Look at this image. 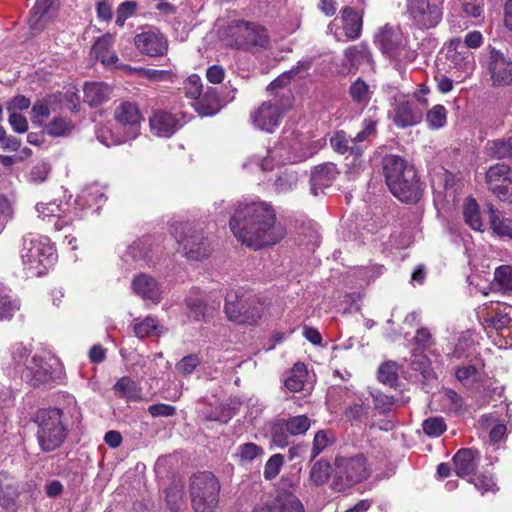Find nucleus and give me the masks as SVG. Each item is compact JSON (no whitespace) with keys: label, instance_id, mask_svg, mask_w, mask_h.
<instances>
[{"label":"nucleus","instance_id":"nucleus-1","mask_svg":"<svg viewBox=\"0 0 512 512\" xmlns=\"http://www.w3.org/2000/svg\"><path fill=\"white\" fill-rule=\"evenodd\" d=\"M229 226L238 241L253 249L275 245L286 235L273 206L262 201L239 204Z\"/></svg>","mask_w":512,"mask_h":512},{"label":"nucleus","instance_id":"nucleus-2","mask_svg":"<svg viewBox=\"0 0 512 512\" xmlns=\"http://www.w3.org/2000/svg\"><path fill=\"white\" fill-rule=\"evenodd\" d=\"M64 408L40 409L35 416L37 441L42 451L51 452L66 440L70 427L82 420L81 410L72 396H66Z\"/></svg>","mask_w":512,"mask_h":512},{"label":"nucleus","instance_id":"nucleus-3","mask_svg":"<svg viewBox=\"0 0 512 512\" xmlns=\"http://www.w3.org/2000/svg\"><path fill=\"white\" fill-rule=\"evenodd\" d=\"M385 181L391 193L402 202L416 203L423 192L422 184L413 165L396 155L383 160Z\"/></svg>","mask_w":512,"mask_h":512},{"label":"nucleus","instance_id":"nucleus-4","mask_svg":"<svg viewBox=\"0 0 512 512\" xmlns=\"http://www.w3.org/2000/svg\"><path fill=\"white\" fill-rule=\"evenodd\" d=\"M56 258L55 248L47 237L32 233L23 237L21 260L28 277L44 275Z\"/></svg>","mask_w":512,"mask_h":512},{"label":"nucleus","instance_id":"nucleus-5","mask_svg":"<svg viewBox=\"0 0 512 512\" xmlns=\"http://www.w3.org/2000/svg\"><path fill=\"white\" fill-rule=\"evenodd\" d=\"M222 41L229 47L248 49L252 46L265 47L268 44L266 29L244 19H233L221 32Z\"/></svg>","mask_w":512,"mask_h":512},{"label":"nucleus","instance_id":"nucleus-6","mask_svg":"<svg viewBox=\"0 0 512 512\" xmlns=\"http://www.w3.org/2000/svg\"><path fill=\"white\" fill-rule=\"evenodd\" d=\"M227 317L240 324L255 325L263 316L264 304L254 295L239 289L229 292L225 299Z\"/></svg>","mask_w":512,"mask_h":512},{"label":"nucleus","instance_id":"nucleus-7","mask_svg":"<svg viewBox=\"0 0 512 512\" xmlns=\"http://www.w3.org/2000/svg\"><path fill=\"white\" fill-rule=\"evenodd\" d=\"M172 234L179 244V249L188 259L202 260L212 251L211 243L204 231L192 223H175Z\"/></svg>","mask_w":512,"mask_h":512},{"label":"nucleus","instance_id":"nucleus-8","mask_svg":"<svg viewBox=\"0 0 512 512\" xmlns=\"http://www.w3.org/2000/svg\"><path fill=\"white\" fill-rule=\"evenodd\" d=\"M375 42L383 54L399 63L412 62L416 50L409 46L408 36L397 26L385 25L375 35Z\"/></svg>","mask_w":512,"mask_h":512},{"label":"nucleus","instance_id":"nucleus-9","mask_svg":"<svg viewBox=\"0 0 512 512\" xmlns=\"http://www.w3.org/2000/svg\"><path fill=\"white\" fill-rule=\"evenodd\" d=\"M220 484L211 472L194 475L190 484V496L195 512H215Z\"/></svg>","mask_w":512,"mask_h":512},{"label":"nucleus","instance_id":"nucleus-10","mask_svg":"<svg viewBox=\"0 0 512 512\" xmlns=\"http://www.w3.org/2000/svg\"><path fill=\"white\" fill-rule=\"evenodd\" d=\"M288 100L284 94H274L269 100L262 102L251 112L253 125L261 131L274 132L289 107Z\"/></svg>","mask_w":512,"mask_h":512},{"label":"nucleus","instance_id":"nucleus-11","mask_svg":"<svg viewBox=\"0 0 512 512\" xmlns=\"http://www.w3.org/2000/svg\"><path fill=\"white\" fill-rule=\"evenodd\" d=\"M444 0H407L406 13L418 29H431L442 20Z\"/></svg>","mask_w":512,"mask_h":512},{"label":"nucleus","instance_id":"nucleus-12","mask_svg":"<svg viewBox=\"0 0 512 512\" xmlns=\"http://www.w3.org/2000/svg\"><path fill=\"white\" fill-rule=\"evenodd\" d=\"M371 474L367 458L363 454L350 457H337L335 460V475L340 481V489L352 486L366 480Z\"/></svg>","mask_w":512,"mask_h":512},{"label":"nucleus","instance_id":"nucleus-13","mask_svg":"<svg viewBox=\"0 0 512 512\" xmlns=\"http://www.w3.org/2000/svg\"><path fill=\"white\" fill-rule=\"evenodd\" d=\"M114 119L123 129L127 130V133L125 136L112 139L110 142L103 140L102 134L98 135V139L105 145H118L137 137L140 132L142 115L136 103L121 102L114 110Z\"/></svg>","mask_w":512,"mask_h":512},{"label":"nucleus","instance_id":"nucleus-14","mask_svg":"<svg viewBox=\"0 0 512 512\" xmlns=\"http://www.w3.org/2000/svg\"><path fill=\"white\" fill-rule=\"evenodd\" d=\"M389 117L399 128L415 126L422 121L421 108L411 101L409 95L397 92L391 101Z\"/></svg>","mask_w":512,"mask_h":512},{"label":"nucleus","instance_id":"nucleus-15","mask_svg":"<svg viewBox=\"0 0 512 512\" xmlns=\"http://www.w3.org/2000/svg\"><path fill=\"white\" fill-rule=\"evenodd\" d=\"M489 190L501 201H512V171L503 163L491 166L486 172Z\"/></svg>","mask_w":512,"mask_h":512},{"label":"nucleus","instance_id":"nucleus-16","mask_svg":"<svg viewBox=\"0 0 512 512\" xmlns=\"http://www.w3.org/2000/svg\"><path fill=\"white\" fill-rule=\"evenodd\" d=\"M376 123L371 119H366L363 122L362 131L358 132L355 137L348 136L344 131H338L330 139L333 149L341 154L350 152L356 156L362 154L363 149L357 143L364 141L369 135L374 133Z\"/></svg>","mask_w":512,"mask_h":512},{"label":"nucleus","instance_id":"nucleus-17","mask_svg":"<svg viewBox=\"0 0 512 512\" xmlns=\"http://www.w3.org/2000/svg\"><path fill=\"white\" fill-rule=\"evenodd\" d=\"M134 42L141 53L151 57L162 56L168 49L166 37L159 30L153 28L137 34Z\"/></svg>","mask_w":512,"mask_h":512},{"label":"nucleus","instance_id":"nucleus-18","mask_svg":"<svg viewBox=\"0 0 512 512\" xmlns=\"http://www.w3.org/2000/svg\"><path fill=\"white\" fill-rule=\"evenodd\" d=\"M488 70L494 86L512 84V60L498 50L490 51Z\"/></svg>","mask_w":512,"mask_h":512},{"label":"nucleus","instance_id":"nucleus-19","mask_svg":"<svg viewBox=\"0 0 512 512\" xmlns=\"http://www.w3.org/2000/svg\"><path fill=\"white\" fill-rule=\"evenodd\" d=\"M358 3V10L347 6L341 11L345 35L351 40L358 39L361 35L364 8L367 5L366 0H358Z\"/></svg>","mask_w":512,"mask_h":512},{"label":"nucleus","instance_id":"nucleus-20","mask_svg":"<svg viewBox=\"0 0 512 512\" xmlns=\"http://www.w3.org/2000/svg\"><path fill=\"white\" fill-rule=\"evenodd\" d=\"M448 52L450 53V60L456 69L465 75L472 73L475 68L474 55L462 45L460 38L450 41Z\"/></svg>","mask_w":512,"mask_h":512},{"label":"nucleus","instance_id":"nucleus-21","mask_svg":"<svg viewBox=\"0 0 512 512\" xmlns=\"http://www.w3.org/2000/svg\"><path fill=\"white\" fill-rule=\"evenodd\" d=\"M133 291L144 300L154 304L161 301L162 290L157 281L150 275L139 274L132 280Z\"/></svg>","mask_w":512,"mask_h":512},{"label":"nucleus","instance_id":"nucleus-22","mask_svg":"<svg viewBox=\"0 0 512 512\" xmlns=\"http://www.w3.org/2000/svg\"><path fill=\"white\" fill-rule=\"evenodd\" d=\"M57 8V0H37L29 18L30 28L36 32L42 30L45 23L55 16Z\"/></svg>","mask_w":512,"mask_h":512},{"label":"nucleus","instance_id":"nucleus-23","mask_svg":"<svg viewBox=\"0 0 512 512\" xmlns=\"http://www.w3.org/2000/svg\"><path fill=\"white\" fill-rule=\"evenodd\" d=\"M292 160H295V157L291 156L290 151L285 147L283 141L269 150L266 157L261 158L254 156L251 159L262 171H271L276 164H284L286 162H292Z\"/></svg>","mask_w":512,"mask_h":512},{"label":"nucleus","instance_id":"nucleus-24","mask_svg":"<svg viewBox=\"0 0 512 512\" xmlns=\"http://www.w3.org/2000/svg\"><path fill=\"white\" fill-rule=\"evenodd\" d=\"M23 378L37 386L49 382L53 378L51 365L45 362L42 358L34 356L30 363L26 365L22 373Z\"/></svg>","mask_w":512,"mask_h":512},{"label":"nucleus","instance_id":"nucleus-25","mask_svg":"<svg viewBox=\"0 0 512 512\" xmlns=\"http://www.w3.org/2000/svg\"><path fill=\"white\" fill-rule=\"evenodd\" d=\"M149 123L152 133L159 137H170L180 127L176 116L165 111L155 112Z\"/></svg>","mask_w":512,"mask_h":512},{"label":"nucleus","instance_id":"nucleus-26","mask_svg":"<svg viewBox=\"0 0 512 512\" xmlns=\"http://www.w3.org/2000/svg\"><path fill=\"white\" fill-rule=\"evenodd\" d=\"M113 44L114 37L111 34H105L98 38L92 46L91 53L106 67H113L118 62V56L112 50Z\"/></svg>","mask_w":512,"mask_h":512},{"label":"nucleus","instance_id":"nucleus-27","mask_svg":"<svg viewBox=\"0 0 512 512\" xmlns=\"http://www.w3.org/2000/svg\"><path fill=\"white\" fill-rule=\"evenodd\" d=\"M252 512H304V507L295 495L284 493L271 504L255 508Z\"/></svg>","mask_w":512,"mask_h":512},{"label":"nucleus","instance_id":"nucleus-28","mask_svg":"<svg viewBox=\"0 0 512 512\" xmlns=\"http://www.w3.org/2000/svg\"><path fill=\"white\" fill-rule=\"evenodd\" d=\"M338 174L337 168L333 163H325L316 166L311 173V189L314 195L318 190L330 187Z\"/></svg>","mask_w":512,"mask_h":512},{"label":"nucleus","instance_id":"nucleus-29","mask_svg":"<svg viewBox=\"0 0 512 512\" xmlns=\"http://www.w3.org/2000/svg\"><path fill=\"white\" fill-rule=\"evenodd\" d=\"M455 472L459 477L471 475L477 468L479 453L471 448L460 449L453 458Z\"/></svg>","mask_w":512,"mask_h":512},{"label":"nucleus","instance_id":"nucleus-30","mask_svg":"<svg viewBox=\"0 0 512 512\" xmlns=\"http://www.w3.org/2000/svg\"><path fill=\"white\" fill-rule=\"evenodd\" d=\"M19 490L14 478L6 472H0V506L6 509H13Z\"/></svg>","mask_w":512,"mask_h":512},{"label":"nucleus","instance_id":"nucleus-31","mask_svg":"<svg viewBox=\"0 0 512 512\" xmlns=\"http://www.w3.org/2000/svg\"><path fill=\"white\" fill-rule=\"evenodd\" d=\"M111 96V88L105 83H86L84 86V102L91 107H97L108 101Z\"/></svg>","mask_w":512,"mask_h":512},{"label":"nucleus","instance_id":"nucleus-32","mask_svg":"<svg viewBox=\"0 0 512 512\" xmlns=\"http://www.w3.org/2000/svg\"><path fill=\"white\" fill-rule=\"evenodd\" d=\"M36 211L38 213V217L42 220L57 218V221L54 224L55 230H61L64 225L68 223L67 221L62 220L65 217L66 208H64L62 204H59L55 201L48 203H38L36 205Z\"/></svg>","mask_w":512,"mask_h":512},{"label":"nucleus","instance_id":"nucleus-33","mask_svg":"<svg viewBox=\"0 0 512 512\" xmlns=\"http://www.w3.org/2000/svg\"><path fill=\"white\" fill-rule=\"evenodd\" d=\"M491 229L500 237L512 240V219L505 218L492 205L488 206Z\"/></svg>","mask_w":512,"mask_h":512},{"label":"nucleus","instance_id":"nucleus-34","mask_svg":"<svg viewBox=\"0 0 512 512\" xmlns=\"http://www.w3.org/2000/svg\"><path fill=\"white\" fill-rule=\"evenodd\" d=\"M164 332V327L159 325L157 320L152 316H148L142 321H136L134 324V333L141 339L154 335L158 336Z\"/></svg>","mask_w":512,"mask_h":512},{"label":"nucleus","instance_id":"nucleus-35","mask_svg":"<svg viewBox=\"0 0 512 512\" xmlns=\"http://www.w3.org/2000/svg\"><path fill=\"white\" fill-rule=\"evenodd\" d=\"M344 55L350 67L353 68H356L361 63L370 62L371 60V53L368 47L362 43L348 47Z\"/></svg>","mask_w":512,"mask_h":512},{"label":"nucleus","instance_id":"nucleus-36","mask_svg":"<svg viewBox=\"0 0 512 512\" xmlns=\"http://www.w3.org/2000/svg\"><path fill=\"white\" fill-rule=\"evenodd\" d=\"M463 216L465 219V222L476 231H481V228L483 226L480 212H479V206L475 199L473 198H467L464 207H463Z\"/></svg>","mask_w":512,"mask_h":512},{"label":"nucleus","instance_id":"nucleus-37","mask_svg":"<svg viewBox=\"0 0 512 512\" xmlns=\"http://www.w3.org/2000/svg\"><path fill=\"white\" fill-rule=\"evenodd\" d=\"M349 93L353 101L361 106H366L373 94L369 85L361 78H358L351 84Z\"/></svg>","mask_w":512,"mask_h":512},{"label":"nucleus","instance_id":"nucleus-38","mask_svg":"<svg viewBox=\"0 0 512 512\" xmlns=\"http://www.w3.org/2000/svg\"><path fill=\"white\" fill-rule=\"evenodd\" d=\"M114 389L121 397L137 401L141 399V389L128 377L120 378L114 385Z\"/></svg>","mask_w":512,"mask_h":512},{"label":"nucleus","instance_id":"nucleus-39","mask_svg":"<svg viewBox=\"0 0 512 512\" xmlns=\"http://www.w3.org/2000/svg\"><path fill=\"white\" fill-rule=\"evenodd\" d=\"M306 377L307 370L304 364L296 363L291 370V375L285 380V387L292 392H298L303 389Z\"/></svg>","mask_w":512,"mask_h":512},{"label":"nucleus","instance_id":"nucleus-40","mask_svg":"<svg viewBox=\"0 0 512 512\" xmlns=\"http://www.w3.org/2000/svg\"><path fill=\"white\" fill-rule=\"evenodd\" d=\"M486 149L495 158H510L512 157V136L507 139L489 141Z\"/></svg>","mask_w":512,"mask_h":512},{"label":"nucleus","instance_id":"nucleus-41","mask_svg":"<svg viewBox=\"0 0 512 512\" xmlns=\"http://www.w3.org/2000/svg\"><path fill=\"white\" fill-rule=\"evenodd\" d=\"M285 422L291 436L305 434L311 427L312 423H314V421L307 415L292 416L286 419Z\"/></svg>","mask_w":512,"mask_h":512},{"label":"nucleus","instance_id":"nucleus-42","mask_svg":"<svg viewBox=\"0 0 512 512\" xmlns=\"http://www.w3.org/2000/svg\"><path fill=\"white\" fill-rule=\"evenodd\" d=\"M263 455V448L252 442L239 445L236 453L239 461L243 464L250 463Z\"/></svg>","mask_w":512,"mask_h":512},{"label":"nucleus","instance_id":"nucleus-43","mask_svg":"<svg viewBox=\"0 0 512 512\" xmlns=\"http://www.w3.org/2000/svg\"><path fill=\"white\" fill-rule=\"evenodd\" d=\"M334 441V434L328 430H319L313 439L311 458H316L326 447Z\"/></svg>","mask_w":512,"mask_h":512},{"label":"nucleus","instance_id":"nucleus-44","mask_svg":"<svg viewBox=\"0 0 512 512\" xmlns=\"http://www.w3.org/2000/svg\"><path fill=\"white\" fill-rule=\"evenodd\" d=\"M81 199H83L89 206L97 205L100 206L102 203L106 201V196L103 191V188L97 184H93L85 188L81 195Z\"/></svg>","mask_w":512,"mask_h":512},{"label":"nucleus","instance_id":"nucleus-45","mask_svg":"<svg viewBox=\"0 0 512 512\" xmlns=\"http://www.w3.org/2000/svg\"><path fill=\"white\" fill-rule=\"evenodd\" d=\"M289 436L285 420L277 421L271 428V439L277 447L283 448L289 444Z\"/></svg>","mask_w":512,"mask_h":512},{"label":"nucleus","instance_id":"nucleus-46","mask_svg":"<svg viewBox=\"0 0 512 512\" xmlns=\"http://www.w3.org/2000/svg\"><path fill=\"white\" fill-rule=\"evenodd\" d=\"M447 120V112L444 106L435 105L426 114V121L431 129L444 127Z\"/></svg>","mask_w":512,"mask_h":512},{"label":"nucleus","instance_id":"nucleus-47","mask_svg":"<svg viewBox=\"0 0 512 512\" xmlns=\"http://www.w3.org/2000/svg\"><path fill=\"white\" fill-rule=\"evenodd\" d=\"M494 281L503 291H512V266L501 265L495 269Z\"/></svg>","mask_w":512,"mask_h":512},{"label":"nucleus","instance_id":"nucleus-48","mask_svg":"<svg viewBox=\"0 0 512 512\" xmlns=\"http://www.w3.org/2000/svg\"><path fill=\"white\" fill-rule=\"evenodd\" d=\"M398 378V367L393 361L383 363L378 369V379L384 384L394 386Z\"/></svg>","mask_w":512,"mask_h":512},{"label":"nucleus","instance_id":"nucleus-49","mask_svg":"<svg viewBox=\"0 0 512 512\" xmlns=\"http://www.w3.org/2000/svg\"><path fill=\"white\" fill-rule=\"evenodd\" d=\"M330 471V464L326 461L320 460L312 466L310 478L317 485L324 484L329 478Z\"/></svg>","mask_w":512,"mask_h":512},{"label":"nucleus","instance_id":"nucleus-50","mask_svg":"<svg viewBox=\"0 0 512 512\" xmlns=\"http://www.w3.org/2000/svg\"><path fill=\"white\" fill-rule=\"evenodd\" d=\"M203 84L201 78L196 75H190L184 82V93L190 99H198L202 94Z\"/></svg>","mask_w":512,"mask_h":512},{"label":"nucleus","instance_id":"nucleus-51","mask_svg":"<svg viewBox=\"0 0 512 512\" xmlns=\"http://www.w3.org/2000/svg\"><path fill=\"white\" fill-rule=\"evenodd\" d=\"M135 71L138 72L140 77L148 79L153 82L170 81V80H172V77H173V72L171 70L139 68V69H135Z\"/></svg>","mask_w":512,"mask_h":512},{"label":"nucleus","instance_id":"nucleus-52","mask_svg":"<svg viewBox=\"0 0 512 512\" xmlns=\"http://www.w3.org/2000/svg\"><path fill=\"white\" fill-rule=\"evenodd\" d=\"M73 126L72 124L63 119V118H55L46 126V132L54 137H60L67 135Z\"/></svg>","mask_w":512,"mask_h":512},{"label":"nucleus","instance_id":"nucleus-53","mask_svg":"<svg viewBox=\"0 0 512 512\" xmlns=\"http://www.w3.org/2000/svg\"><path fill=\"white\" fill-rule=\"evenodd\" d=\"M423 431L431 437H438L446 430V424L441 417H431L426 419L423 424Z\"/></svg>","mask_w":512,"mask_h":512},{"label":"nucleus","instance_id":"nucleus-54","mask_svg":"<svg viewBox=\"0 0 512 512\" xmlns=\"http://www.w3.org/2000/svg\"><path fill=\"white\" fill-rule=\"evenodd\" d=\"M284 458L281 454L272 455L265 464L264 477L267 480L274 479L280 472Z\"/></svg>","mask_w":512,"mask_h":512},{"label":"nucleus","instance_id":"nucleus-55","mask_svg":"<svg viewBox=\"0 0 512 512\" xmlns=\"http://www.w3.org/2000/svg\"><path fill=\"white\" fill-rule=\"evenodd\" d=\"M17 309V304L10 299L5 289L0 288V320L10 318Z\"/></svg>","mask_w":512,"mask_h":512},{"label":"nucleus","instance_id":"nucleus-56","mask_svg":"<svg viewBox=\"0 0 512 512\" xmlns=\"http://www.w3.org/2000/svg\"><path fill=\"white\" fill-rule=\"evenodd\" d=\"M298 177L295 172L286 170L275 181V188L278 192H286L296 186Z\"/></svg>","mask_w":512,"mask_h":512},{"label":"nucleus","instance_id":"nucleus-57","mask_svg":"<svg viewBox=\"0 0 512 512\" xmlns=\"http://www.w3.org/2000/svg\"><path fill=\"white\" fill-rule=\"evenodd\" d=\"M137 9V3L135 1L122 2L116 12V24L122 27L125 21L131 17Z\"/></svg>","mask_w":512,"mask_h":512},{"label":"nucleus","instance_id":"nucleus-58","mask_svg":"<svg viewBox=\"0 0 512 512\" xmlns=\"http://www.w3.org/2000/svg\"><path fill=\"white\" fill-rule=\"evenodd\" d=\"M50 170V166L47 163L39 162L30 170L29 180L33 183H42L47 179Z\"/></svg>","mask_w":512,"mask_h":512},{"label":"nucleus","instance_id":"nucleus-59","mask_svg":"<svg viewBox=\"0 0 512 512\" xmlns=\"http://www.w3.org/2000/svg\"><path fill=\"white\" fill-rule=\"evenodd\" d=\"M200 364V360L196 355H188L183 357L177 364L176 370L183 374L189 375L191 374L196 367Z\"/></svg>","mask_w":512,"mask_h":512},{"label":"nucleus","instance_id":"nucleus-60","mask_svg":"<svg viewBox=\"0 0 512 512\" xmlns=\"http://www.w3.org/2000/svg\"><path fill=\"white\" fill-rule=\"evenodd\" d=\"M444 399L449 405V410L454 413H461L464 409V400L463 398L457 394L455 391L451 389H446L444 391Z\"/></svg>","mask_w":512,"mask_h":512},{"label":"nucleus","instance_id":"nucleus-61","mask_svg":"<svg viewBox=\"0 0 512 512\" xmlns=\"http://www.w3.org/2000/svg\"><path fill=\"white\" fill-rule=\"evenodd\" d=\"M189 308V316L195 321L204 320L206 318V305L201 300L187 302Z\"/></svg>","mask_w":512,"mask_h":512},{"label":"nucleus","instance_id":"nucleus-62","mask_svg":"<svg viewBox=\"0 0 512 512\" xmlns=\"http://www.w3.org/2000/svg\"><path fill=\"white\" fill-rule=\"evenodd\" d=\"M148 412L153 417H170L175 415L176 408L168 404L159 403L149 406Z\"/></svg>","mask_w":512,"mask_h":512},{"label":"nucleus","instance_id":"nucleus-63","mask_svg":"<svg viewBox=\"0 0 512 512\" xmlns=\"http://www.w3.org/2000/svg\"><path fill=\"white\" fill-rule=\"evenodd\" d=\"M473 483L482 494L494 491L496 483L491 476L479 475L473 479Z\"/></svg>","mask_w":512,"mask_h":512},{"label":"nucleus","instance_id":"nucleus-64","mask_svg":"<svg viewBox=\"0 0 512 512\" xmlns=\"http://www.w3.org/2000/svg\"><path fill=\"white\" fill-rule=\"evenodd\" d=\"M9 124L17 133H24L28 129V122L26 118L16 112H10Z\"/></svg>","mask_w":512,"mask_h":512}]
</instances>
